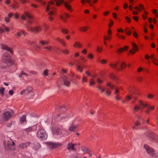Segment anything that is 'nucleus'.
<instances>
[{
  "label": "nucleus",
  "mask_w": 158,
  "mask_h": 158,
  "mask_svg": "<svg viewBox=\"0 0 158 158\" xmlns=\"http://www.w3.org/2000/svg\"><path fill=\"white\" fill-rule=\"evenodd\" d=\"M24 131L27 133L34 131V130L31 127H29L27 128L24 129Z\"/></svg>",
  "instance_id": "obj_34"
},
{
  "label": "nucleus",
  "mask_w": 158,
  "mask_h": 158,
  "mask_svg": "<svg viewBox=\"0 0 158 158\" xmlns=\"http://www.w3.org/2000/svg\"><path fill=\"white\" fill-rule=\"evenodd\" d=\"M62 53L66 55H68L69 54V52L68 50L66 49L62 50Z\"/></svg>",
  "instance_id": "obj_52"
},
{
  "label": "nucleus",
  "mask_w": 158,
  "mask_h": 158,
  "mask_svg": "<svg viewBox=\"0 0 158 158\" xmlns=\"http://www.w3.org/2000/svg\"><path fill=\"white\" fill-rule=\"evenodd\" d=\"M48 44V42L47 41L41 40L39 42L40 45L42 46L44 45H47Z\"/></svg>",
  "instance_id": "obj_32"
},
{
  "label": "nucleus",
  "mask_w": 158,
  "mask_h": 158,
  "mask_svg": "<svg viewBox=\"0 0 158 158\" xmlns=\"http://www.w3.org/2000/svg\"><path fill=\"white\" fill-rule=\"evenodd\" d=\"M140 109V108L139 106H135L133 108V111L134 112H137Z\"/></svg>",
  "instance_id": "obj_39"
},
{
  "label": "nucleus",
  "mask_w": 158,
  "mask_h": 158,
  "mask_svg": "<svg viewBox=\"0 0 158 158\" xmlns=\"http://www.w3.org/2000/svg\"><path fill=\"white\" fill-rule=\"evenodd\" d=\"M46 144L48 145L49 148L51 149L58 148L62 145L60 143H53L52 142H47L46 143Z\"/></svg>",
  "instance_id": "obj_8"
},
{
  "label": "nucleus",
  "mask_w": 158,
  "mask_h": 158,
  "mask_svg": "<svg viewBox=\"0 0 158 158\" xmlns=\"http://www.w3.org/2000/svg\"><path fill=\"white\" fill-rule=\"evenodd\" d=\"M1 47L2 49H5L7 51L10 52L11 53H12L13 50L7 46L2 44L1 45Z\"/></svg>",
  "instance_id": "obj_19"
},
{
  "label": "nucleus",
  "mask_w": 158,
  "mask_h": 158,
  "mask_svg": "<svg viewBox=\"0 0 158 158\" xmlns=\"http://www.w3.org/2000/svg\"><path fill=\"white\" fill-rule=\"evenodd\" d=\"M56 134L62 136H65L69 135V132L67 130L63 127L61 128H57L56 130Z\"/></svg>",
  "instance_id": "obj_6"
},
{
  "label": "nucleus",
  "mask_w": 158,
  "mask_h": 158,
  "mask_svg": "<svg viewBox=\"0 0 158 158\" xmlns=\"http://www.w3.org/2000/svg\"><path fill=\"white\" fill-rule=\"evenodd\" d=\"M103 39L105 41H110L111 39V37L110 35H105L103 37Z\"/></svg>",
  "instance_id": "obj_35"
},
{
  "label": "nucleus",
  "mask_w": 158,
  "mask_h": 158,
  "mask_svg": "<svg viewBox=\"0 0 158 158\" xmlns=\"http://www.w3.org/2000/svg\"><path fill=\"white\" fill-rule=\"evenodd\" d=\"M120 99L121 98L120 95H116L115 97V100L117 101H119Z\"/></svg>",
  "instance_id": "obj_57"
},
{
  "label": "nucleus",
  "mask_w": 158,
  "mask_h": 158,
  "mask_svg": "<svg viewBox=\"0 0 158 158\" xmlns=\"http://www.w3.org/2000/svg\"><path fill=\"white\" fill-rule=\"evenodd\" d=\"M87 3L90 4V6L93 7V4L91 3V1L94 3H96L98 2V0H85ZM81 3L83 4H85V0H81Z\"/></svg>",
  "instance_id": "obj_12"
},
{
  "label": "nucleus",
  "mask_w": 158,
  "mask_h": 158,
  "mask_svg": "<svg viewBox=\"0 0 158 158\" xmlns=\"http://www.w3.org/2000/svg\"><path fill=\"white\" fill-rule=\"evenodd\" d=\"M27 30L30 32H39L41 31L42 28L40 26H36L33 27H31L27 28Z\"/></svg>",
  "instance_id": "obj_7"
},
{
  "label": "nucleus",
  "mask_w": 158,
  "mask_h": 158,
  "mask_svg": "<svg viewBox=\"0 0 158 158\" xmlns=\"http://www.w3.org/2000/svg\"><path fill=\"white\" fill-rule=\"evenodd\" d=\"M37 136L41 140L46 139L48 137L46 131L43 129H40L38 131Z\"/></svg>",
  "instance_id": "obj_4"
},
{
  "label": "nucleus",
  "mask_w": 158,
  "mask_h": 158,
  "mask_svg": "<svg viewBox=\"0 0 158 158\" xmlns=\"http://www.w3.org/2000/svg\"><path fill=\"white\" fill-rule=\"evenodd\" d=\"M98 90L101 93H102L105 91V89L101 86L98 85L97 87Z\"/></svg>",
  "instance_id": "obj_29"
},
{
  "label": "nucleus",
  "mask_w": 158,
  "mask_h": 158,
  "mask_svg": "<svg viewBox=\"0 0 158 158\" xmlns=\"http://www.w3.org/2000/svg\"><path fill=\"white\" fill-rule=\"evenodd\" d=\"M32 90V88L31 86H29L27 87L26 89L23 90L20 93L21 95L23 94L25 92L27 91L26 92V94H27L30 93Z\"/></svg>",
  "instance_id": "obj_18"
},
{
  "label": "nucleus",
  "mask_w": 158,
  "mask_h": 158,
  "mask_svg": "<svg viewBox=\"0 0 158 158\" xmlns=\"http://www.w3.org/2000/svg\"><path fill=\"white\" fill-rule=\"evenodd\" d=\"M131 98V97L130 96H126L125 100L127 101H129Z\"/></svg>",
  "instance_id": "obj_62"
},
{
  "label": "nucleus",
  "mask_w": 158,
  "mask_h": 158,
  "mask_svg": "<svg viewBox=\"0 0 158 158\" xmlns=\"http://www.w3.org/2000/svg\"><path fill=\"white\" fill-rule=\"evenodd\" d=\"M61 32L64 34H68L69 33L68 30L66 29H61Z\"/></svg>",
  "instance_id": "obj_42"
},
{
  "label": "nucleus",
  "mask_w": 158,
  "mask_h": 158,
  "mask_svg": "<svg viewBox=\"0 0 158 158\" xmlns=\"http://www.w3.org/2000/svg\"><path fill=\"white\" fill-rule=\"evenodd\" d=\"M13 4L16 7V8L18 9L19 8V5L18 3V2H15L13 3Z\"/></svg>",
  "instance_id": "obj_58"
},
{
  "label": "nucleus",
  "mask_w": 158,
  "mask_h": 158,
  "mask_svg": "<svg viewBox=\"0 0 158 158\" xmlns=\"http://www.w3.org/2000/svg\"><path fill=\"white\" fill-rule=\"evenodd\" d=\"M20 1L21 3L23 4H25L27 2L29 3V2L28 0L26 1L25 0H20Z\"/></svg>",
  "instance_id": "obj_55"
},
{
  "label": "nucleus",
  "mask_w": 158,
  "mask_h": 158,
  "mask_svg": "<svg viewBox=\"0 0 158 158\" xmlns=\"http://www.w3.org/2000/svg\"><path fill=\"white\" fill-rule=\"evenodd\" d=\"M61 78L64 81V84L65 85L67 86L69 85L70 81L69 79H67L66 76L64 75H62L61 76Z\"/></svg>",
  "instance_id": "obj_11"
},
{
  "label": "nucleus",
  "mask_w": 158,
  "mask_h": 158,
  "mask_svg": "<svg viewBox=\"0 0 158 158\" xmlns=\"http://www.w3.org/2000/svg\"><path fill=\"white\" fill-rule=\"evenodd\" d=\"M138 103L139 105L142 108H144L146 107L147 105V104H144L142 102L140 101H138Z\"/></svg>",
  "instance_id": "obj_31"
},
{
  "label": "nucleus",
  "mask_w": 158,
  "mask_h": 158,
  "mask_svg": "<svg viewBox=\"0 0 158 158\" xmlns=\"http://www.w3.org/2000/svg\"><path fill=\"white\" fill-rule=\"evenodd\" d=\"M81 150L84 152V154H86L87 153L88 151L90 150L89 148H87L84 147H81Z\"/></svg>",
  "instance_id": "obj_33"
},
{
  "label": "nucleus",
  "mask_w": 158,
  "mask_h": 158,
  "mask_svg": "<svg viewBox=\"0 0 158 158\" xmlns=\"http://www.w3.org/2000/svg\"><path fill=\"white\" fill-rule=\"evenodd\" d=\"M31 144V142L29 141L24 143H22L19 144V147L21 148L24 149L27 148L28 146H29Z\"/></svg>",
  "instance_id": "obj_13"
},
{
  "label": "nucleus",
  "mask_w": 158,
  "mask_h": 158,
  "mask_svg": "<svg viewBox=\"0 0 158 158\" xmlns=\"http://www.w3.org/2000/svg\"><path fill=\"white\" fill-rule=\"evenodd\" d=\"M118 63V62H117L116 64H115L111 63L109 64L110 67L112 68H115L116 69H117V64Z\"/></svg>",
  "instance_id": "obj_37"
},
{
  "label": "nucleus",
  "mask_w": 158,
  "mask_h": 158,
  "mask_svg": "<svg viewBox=\"0 0 158 158\" xmlns=\"http://www.w3.org/2000/svg\"><path fill=\"white\" fill-rule=\"evenodd\" d=\"M89 28L88 26L81 27L79 28V30L81 31L85 32Z\"/></svg>",
  "instance_id": "obj_30"
},
{
  "label": "nucleus",
  "mask_w": 158,
  "mask_h": 158,
  "mask_svg": "<svg viewBox=\"0 0 158 158\" xmlns=\"http://www.w3.org/2000/svg\"><path fill=\"white\" fill-rule=\"evenodd\" d=\"M139 8L140 9H141V10H145V8L144 6L142 4H140L139 5Z\"/></svg>",
  "instance_id": "obj_45"
},
{
  "label": "nucleus",
  "mask_w": 158,
  "mask_h": 158,
  "mask_svg": "<svg viewBox=\"0 0 158 158\" xmlns=\"http://www.w3.org/2000/svg\"><path fill=\"white\" fill-rule=\"evenodd\" d=\"M145 135L147 137L151 138L153 139H155V135L153 133L149 131L145 133Z\"/></svg>",
  "instance_id": "obj_21"
},
{
  "label": "nucleus",
  "mask_w": 158,
  "mask_h": 158,
  "mask_svg": "<svg viewBox=\"0 0 158 158\" xmlns=\"http://www.w3.org/2000/svg\"><path fill=\"white\" fill-rule=\"evenodd\" d=\"M136 51V50H135V49H131L130 50H129V52L131 54H134L135 53Z\"/></svg>",
  "instance_id": "obj_59"
},
{
  "label": "nucleus",
  "mask_w": 158,
  "mask_h": 158,
  "mask_svg": "<svg viewBox=\"0 0 158 158\" xmlns=\"http://www.w3.org/2000/svg\"><path fill=\"white\" fill-rule=\"evenodd\" d=\"M54 5V3L53 1H52L49 2L48 4L47 5L46 12H48L50 10H52L48 13V15H54L55 11H56V9L55 8L51 6L52 5Z\"/></svg>",
  "instance_id": "obj_2"
},
{
  "label": "nucleus",
  "mask_w": 158,
  "mask_h": 158,
  "mask_svg": "<svg viewBox=\"0 0 158 158\" xmlns=\"http://www.w3.org/2000/svg\"><path fill=\"white\" fill-rule=\"evenodd\" d=\"M5 91V89L4 88L2 87L0 89V94H1L2 96L4 95V92Z\"/></svg>",
  "instance_id": "obj_40"
},
{
  "label": "nucleus",
  "mask_w": 158,
  "mask_h": 158,
  "mask_svg": "<svg viewBox=\"0 0 158 158\" xmlns=\"http://www.w3.org/2000/svg\"><path fill=\"white\" fill-rule=\"evenodd\" d=\"M40 147V144L37 142H35L33 144V148L34 149L37 150L39 149Z\"/></svg>",
  "instance_id": "obj_26"
},
{
  "label": "nucleus",
  "mask_w": 158,
  "mask_h": 158,
  "mask_svg": "<svg viewBox=\"0 0 158 158\" xmlns=\"http://www.w3.org/2000/svg\"><path fill=\"white\" fill-rule=\"evenodd\" d=\"M26 116L25 115H23L20 118V123L21 124H23L27 123Z\"/></svg>",
  "instance_id": "obj_23"
},
{
  "label": "nucleus",
  "mask_w": 158,
  "mask_h": 158,
  "mask_svg": "<svg viewBox=\"0 0 158 158\" xmlns=\"http://www.w3.org/2000/svg\"><path fill=\"white\" fill-rule=\"evenodd\" d=\"M61 44L62 45V46L64 47H66V44L63 39H62L61 40V41L60 42Z\"/></svg>",
  "instance_id": "obj_49"
},
{
  "label": "nucleus",
  "mask_w": 158,
  "mask_h": 158,
  "mask_svg": "<svg viewBox=\"0 0 158 158\" xmlns=\"http://www.w3.org/2000/svg\"><path fill=\"white\" fill-rule=\"evenodd\" d=\"M54 1L56 2V5L58 6H60L61 4L64 2V0H54Z\"/></svg>",
  "instance_id": "obj_28"
},
{
  "label": "nucleus",
  "mask_w": 158,
  "mask_h": 158,
  "mask_svg": "<svg viewBox=\"0 0 158 158\" xmlns=\"http://www.w3.org/2000/svg\"><path fill=\"white\" fill-rule=\"evenodd\" d=\"M140 125V123L139 121H137L135 123V126L133 127V129H135L136 127H138Z\"/></svg>",
  "instance_id": "obj_46"
},
{
  "label": "nucleus",
  "mask_w": 158,
  "mask_h": 158,
  "mask_svg": "<svg viewBox=\"0 0 158 158\" xmlns=\"http://www.w3.org/2000/svg\"><path fill=\"white\" fill-rule=\"evenodd\" d=\"M74 47L76 48H81L82 46V44L79 42H76L73 45Z\"/></svg>",
  "instance_id": "obj_27"
},
{
  "label": "nucleus",
  "mask_w": 158,
  "mask_h": 158,
  "mask_svg": "<svg viewBox=\"0 0 158 158\" xmlns=\"http://www.w3.org/2000/svg\"><path fill=\"white\" fill-rule=\"evenodd\" d=\"M2 61L9 65H11L14 63L10 55L7 53H4L2 56Z\"/></svg>",
  "instance_id": "obj_1"
},
{
  "label": "nucleus",
  "mask_w": 158,
  "mask_h": 158,
  "mask_svg": "<svg viewBox=\"0 0 158 158\" xmlns=\"http://www.w3.org/2000/svg\"><path fill=\"white\" fill-rule=\"evenodd\" d=\"M146 107L149 110L152 111L153 110L155 106H149L148 104H147Z\"/></svg>",
  "instance_id": "obj_38"
},
{
  "label": "nucleus",
  "mask_w": 158,
  "mask_h": 158,
  "mask_svg": "<svg viewBox=\"0 0 158 158\" xmlns=\"http://www.w3.org/2000/svg\"><path fill=\"white\" fill-rule=\"evenodd\" d=\"M43 27L45 31H47L48 29V27L45 24H44L43 25Z\"/></svg>",
  "instance_id": "obj_50"
},
{
  "label": "nucleus",
  "mask_w": 158,
  "mask_h": 158,
  "mask_svg": "<svg viewBox=\"0 0 158 158\" xmlns=\"http://www.w3.org/2000/svg\"><path fill=\"white\" fill-rule=\"evenodd\" d=\"M97 51L98 52H101L102 51V48H100L98 46H97Z\"/></svg>",
  "instance_id": "obj_53"
},
{
  "label": "nucleus",
  "mask_w": 158,
  "mask_h": 158,
  "mask_svg": "<svg viewBox=\"0 0 158 158\" xmlns=\"http://www.w3.org/2000/svg\"><path fill=\"white\" fill-rule=\"evenodd\" d=\"M5 21L6 23H8L10 21V18L9 17H6L4 18Z\"/></svg>",
  "instance_id": "obj_64"
},
{
  "label": "nucleus",
  "mask_w": 158,
  "mask_h": 158,
  "mask_svg": "<svg viewBox=\"0 0 158 158\" xmlns=\"http://www.w3.org/2000/svg\"><path fill=\"white\" fill-rule=\"evenodd\" d=\"M64 15L65 16L64 17L63 15H60V18L62 21L64 22H67V18L70 17V15L67 13H65Z\"/></svg>",
  "instance_id": "obj_15"
},
{
  "label": "nucleus",
  "mask_w": 158,
  "mask_h": 158,
  "mask_svg": "<svg viewBox=\"0 0 158 158\" xmlns=\"http://www.w3.org/2000/svg\"><path fill=\"white\" fill-rule=\"evenodd\" d=\"M111 93V91L108 89H107L105 92V94L106 96H108L110 95Z\"/></svg>",
  "instance_id": "obj_43"
},
{
  "label": "nucleus",
  "mask_w": 158,
  "mask_h": 158,
  "mask_svg": "<svg viewBox=\"0 0 158 158\" xmlns=\"http://www.w3.org/2000/svg\"><path fill=\"white\" fill-rule=\"evenodd\" d=\"M81 62L79 60H76L74 62V64L77 66L80 65Z\"/></svg>",
  "instance_id": "obj_48"
},
{
  "label": "nucleus",
  "mask_w": 158,
  "mask_h": 158,
  "mask_svg": "<svg viewBox=\"0 0 158 158\" xmlns=\"http://www.w3.org/2000/svg\"><path fill=\"white\" fill-rule=\"evenodd\" d=\"M67 148L68 150H72L73 151L76 150V148H75L74 144L72 143H69L67 145Z\"/></svg>",
  "instance_id": "obj_20"
},
{
  "label": "nucleus",
  "mask_w": 158,
  "mask_h": 158,
  "mask_svg": "<svg viewBox=\"0 0 158 158\" xmlns=\"http://www.w3.org/2000/svg\"><path fill=\"white\" fill-rule=\"evenodd\" d=\"M107 62V60H102L100 61V62L102 64H106Z\"/></svg>",
  "instance_id": "obj_63"
},
{
  "label": "nucleus",
  "mask_w": 158,
  "mask_h": 158,
  "mask_svg": "<svg viewBox=\"0 0 158 158\" xmlns=\"http://www.w3.org/2000/svg\"><path fill=\"white\" fill-rule=\"evenodd\" d=\"M64 6L68 10L70 11L71 12L73 11L72 9V6L71 5H69L68 2H64Z\"/></svg>",
  "instance_id": "obj_22"
},
{
  "label": "nucleus",
  "mask_w": 158,
  "mask_h": 158,
  "mask_svg": "<svg viewBox=\"0 0 158 158\" xmlns=\"http://www.w3.org/2000/svg\"><path fill=\"white\" fill-rule=\"evenodd\" d=\"M77 125H74L73 123H72L69 127L68 130L70 132H75L77 129Z\"/></svg>",
  "instance_id": "obj_14"
},
{
  "label": "nucleus",
  "mask_w": 158,
  "mask_h": 158,
  "mask_svg": "<svg viewBox=\"0 0 158 158\" xmlns=\"http://www.w3.org/2000/svg\"><path fill=\"white\" fill-rule=\"evenodd\" d=\"M22 35H25V33L23 31H18L17 33L15 35V36L17 38L19 37Z\"/></svg>",
  "instance_id": "obj_24"
},
{
  "label": "nucleus",
  "mask_w": 158,
  "mask_h": 158,
  "mask_svg": "<svg viewBox=\"0 0 158 158\" xmlns=\"http://www.w3.org/2000/svg\"><path fill=\"white\" fill-rule=\"evenodd\" d=\"M13 114V111H6L3 113L2 118L4 121H7L11 118Z\"/></svg>",
  "instance_id": "obj_5"
},
{
  "label": "nucleus",
  "mask_w": 158,
  "mask_h": 158,
  "mask_svg": "<svg viewBox=\"0 0 158 158\" xmlns=\"http://www.w3.org/2000/svg\"><path fill=\"white\" fill-rule=\"evenodd\" d=\"M126 64L125 62H122L121 65L120 67L119 68L116 69L118 71H120L122 70H123L126 68Z\"/></svg>",
  "instance_id": "obj_25"
},
{
  "label": "nucleus",
  "mask_w": 158,
  "mask_h": 158,
  "mask_svg": "<svg viewBox=\"0 0 158 158\" xmlns=\"http://www.w3.org/2000/svg\"><path fill=\"white\" fill-rule=\"evenodd\" d=\"M68 116L66 113H61L58 115L57 117H59L60 120L66 119Z\"/></svg>",
  "instance_id": "obj_17"
},
{
  "label": "nucleus",
  "mask_w": 158,
  "mask_h": 158,
  "mask_svg": "<svg viewBox=\"0 0 158 158\" xmlns=\"http://www.w3.org/2000/svg\"><path fill=\"white\" fill-rule=\"evenodd\" d=\"M95 84V82L93 79H91L89 81V86H92L94 85Z\"/></svg>",
  "instance_id": "obj_51"
},
{
  "label": "nucleus",
  "mask_w": 158,
  "mask_h": 158,
  "mask_svg": "<svg viewBox=\"0 0 158 158\" xmlns=\"http://www.w3.org/2000/svg\"><path fill=\"white\" fill-rule=\"evenodd\" d=\"M10 139L12 141V144L10 142H5L4 144L5 148L7 150H14L15 149V143L11 139Z\"/></svg>",
  "instance_id": "obj_3"
},
{
  "label": "nucleus",
  "mask_w": 158,
  "mask_h": 158,
  "mask_svg": "<svg viewBox=\"0 0 158 158\" xmlns=\"http://www.w3.org/2000/svg\"><path fill=\"white\" fill-rule=\"evenodd\" d=\"M132 45L134 48L133 49H135L136 51H138L139 50V48L137 45L134 43H132Z\"/></svg>",
  "instance_id": "obj_36"
},
{
  "label": "nucleus",
  "mask_w": 158,
  "mask_h": 158,
  "mask_svg": "<svg viewBox=\"0 0 158 158\" xmlns=\"http://www.w3.org/2000/svg\"><path fill=\"white\" fill-rule=\"evenodd\" d=\"M115 91L114 92L115 94L116 95H119V91L118 89H117L116 88H115Z\"/></svg>",
  "instance_id": "obj_60"
},
{
  "label": "nucleus",
  "mask_w": 158,
  "mask_h": 158,
  "mask_svg": "<svg viewBox=\"0 0 158 158\" xmlns=\"http://www.w3.org/2000/svg\"><path fill=\"white\" fill-rule=\"evenodd\" d=\"M27 17L29 19H31L32 18L28 12H25L21 17L20 19L22 21H25Z\"/></svg>",
  "instance_id": "obj_10"
},
{
  "label": "nucleus",
  "mask_w": 158,
  "mask_h": 158,
  "mask_svg": "<svg viewBox=\"0 0 158 158\" xmlns=\"http://www.w3.org/2000/svg\"><path fill=\"white\" fill-rule=\"evenodd\" d=\"M110 77L112 79H114L116 77L112 73H111L109 75Z\"/></svg>",
  "instance_id": "obj_54"
},
{
  "label": "nucleus",
  "mask_w": 158,
  "mask_h": 158,
  "mask_svg": "<svg viewBox=\"0 0 158 158\" xmlns=\"http://www.w3.org/2000/svg\"><path fill=\"white\" fill-rule=\"evenodd\" d=\"M80 59L81 61L84 62H86L87 61V59L84 57L81 56L80 57Z\"/></svg>",
  "instance_id": "obj_56"
},
{
  "label": "nucleus",
  "mask_w": 158,
  "mask_h": 158,
  "mask_svg": "<svg viewBox=\"0 0 158 158\" xmlns=\"http://www.w3.org/2000/svg\"><path fill=\"white\" fill-rule=\"evenodd\" d=\"M123 51L122 48H120L118 49L116 51V52L118 54H121Z\"/></svg>",
  "instance_id": "obj_41"
},
{
  "label": "nucleus",
  "mask_w": 158,
  "mask_h": 158,
  "mask_svg": "<svg viewBox=\"0 0 158 158\" xmlns=\"http://www.w3.org/2000/svg\"><path fill=\"white\" fill-rule=\"evenodd\" d=\"M152 62L153 63L156 65L157 66H158V60L155 59H153V60L152 61Z\"/></svg>",
  "instance_id": "obj_44"
},
{
  "label": "nucleus",
  "mask_w": 158,
  "mask_h": 158,
  "mask_svg": "<svg viewBox=\"0 0 158 158\" xmlns=\"http://www.w3.org/2000/svg\"><path fill=\"white\" fill-rule=\"evenodd\" d=\"M144 147L146 150L147 153L151 155L152 156L154 154V150L152 148H150L148 145L145 144Z\"/></svg>",
  "instance_id": "obj_9"
},
{
  "label": "nucleus",
  "mask_w": 158,
  "mask_h": 158,
  "mask_svg": "<svg viewBox=\"0 0 158 158\" xmlns=\"http://www.w3.org/2000/svg\"><path fill=\"white\" fill-rule=\"evenodd\" d=\"M106 86L110 87V88L112 89H113L114 88V86L109 83H107L106 84Z\"/></svg>",
  "instance_id": "obj_61"
},
{
  "label": "nucleus",
  "mask_w": 158,
  "mask_h": 158,
  "mask_svg": "<svg viewBox=\"0 0 158 158\" xmlns=\"http://www.w3.org/2000/svg\"><path fill=\"white\" fill-rule=\"evenodd\" d=\"M94 56L92 53H89L87 56V57L89 59H92L94 58Z\"/></svg>",
  "instance_id": "obj_47"
},
{
  "label": "nucleus",
  "mask_w": 158,
  "mask_h": 158,
  "mask_svg": "<svg viewBox=\"0 0 158 158\" xmlns=\"http://www.w3.org/2000/svg\"><path fill=\"white\" fill-rule=\"evenodd\" d=\"M131 93L132 94V96L134 97L135 98L137 97L139 95V93L138 91L134 88L132 89L131 91Z\"/></svg>",
  "instance_id": "obj_16"
}]
</instances>
